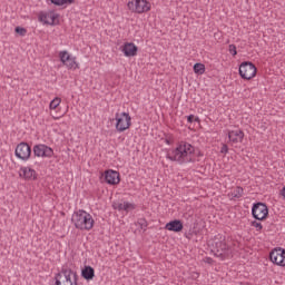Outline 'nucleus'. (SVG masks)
I'll return each instance as SVG.
<instances>
[{"label": "nucleus", "mask_w": 285, "mask_h": 285, "mask_svg": "<svg viewBox=\"0 0 285 285\" xmlns=\"http://www.w3.org/2000/svg\"><path fill=\"white\" fill-rule=\"evenodd\" d=\"M166 159L176 161V164L180 166H184V164H195V161H197V151L191 144L180 141L177 144L176 148L167 150Z\"/></svg>", "instance_id": "1"}, {"label": "nucleus", "mask_w": 285, "mask_h": 285, "mask_svg": "<svg viewBox=\"0 0 285 285\" xmlns=\"http://www.w3.org/2000/svg\"><path fill=\"white\" fill-rule=\"evenodd\" d=\"M71 222L78 230H92L95 228V218L83 209L75 212L71 216Z\"/></svg>", "instance_id": "2"}, {"label": "nucleus", "mask_w": 285, "mask_h": 285, "mask_svg": "<svg viewBox=\"0 0 285 285\" xmlns=\"http://www.w3.org/2000/svg\"><path fill=\"white\" fill-rule=\"evenodd\" d=\"M77 272L70 268H62L55 275V285H79Z\"/></svg>", "instance_id": "3"}, {"label": "nucleus", "mask_w": 285, "mask_h": 285, "mask_svg": "<svg viewBox=\"0 0 285 285\" xmlns=\"http://www.w3.org/2000/svg\"><path fill=\"white\" fill-rule=\"evenodd\" d=\"M214 255L218 257L222 262L225 259H230L233 257V248L230 245L226 244V238H222L215 242Z\"/></svg>", "instance_id": "4"}, {"label": "nucleus", "mask_w": 285, "mask_h": 285, "mask_svg": "<svg viewBox=\"0 0 285 285\" xmlns=\"http://www.w3.org/2000/svg\"><path fill=\"white\" fill-rule=\"evenodd\" d=\"M115 128L117 132H126V130H130L132 126V117H130L129 112H116L115 115Z\"/></svg>", "instance_id": "5"}, {"label": "nucleus", "mask_w": 285, "mask_h": 285, "mask_svg": "<svg viewBox=\"0 0 285 285\" xmlns=\"http://www.w3.org/2000/svg\"><path fill=\"white\" fill-rule=\"evenodd\" d=\"M127 8L136 14H146V12L153 10V4L148 0H130L127 3Z\"/></svg>", "instance_id": "6"}, {"label": "nucleus", "mask_w": 285, "mask_h": 285, "mask_svg": "<svg viewBox=\"0 0 285 285\" xmlns=\"http://www.w3.org/2000/svg\"><path fill=\"white\" fill-rule=\"evenodd\" d=\"M58 57L67 70H79L80 65L77 61V57L68 52V50L59 51Z\"/></svg>", "instance_id": "7"}, {"label": "nucleus", "mask_w": 285, "mask_h": 285, "mask_svg": "<svg viewBox=\"0 0 285 285\" xmlns=\"http://www.w3.org/2000/svg\"><path fill=\"white\" fill-rule=\"evenodd\" d=\"M238 73L245 81H250L257 77V67L250 61L242 62L238 69Z\"/></svg>", "instance_id": "8"}, {"label": "nucleus", "mask_w": 285, "mask_h": 285, "mask_svg": "<svg viewBox=\"0 0 285 285\" xmlns=\"http://www.w3.org/2000/svg\"><path fill=\"white\" fill-rule=\"evenodd\" d=\"M269 262L274 264V266H279L281 268H285V248L275 247L269 252Z\"/></svg>", "instance_id": "9"}, {"label": "nucleus", "mask_w": 285, "mask_h": 285, "mask_svg": "<svg viewBox=\"0 0 285 285\" xmlns=\"http://www.w3.org/2000/svg\"><path fill=\"white\" fill-rule=\"evenodd\" d=\"M252 216L257 222H264L268 217V206L264 203H254L252 206Z\"/></svg>", "instance_id": "10"}, {"label": "nucleus", "mask_w": 285, "mask_h": 285, "mask_svg": "<svg viewBox=\"0 0 285 285\" xmlns=\"http://www.w3.org/2000/svg\"><path fill=\"white\" fill-rule=\"evenodd\" d=\"M38 20L43 26H59V13L55 11H43L38 16Z\"/></svg>", "instance_id": "11"}, {"label": "nucleus", "mask_w": 285, "mask_h": 285, "mask_svg": "<svg viewBox=\"0 0 285 285\" xmlns=\"http://www.w3.org/2000/svg\"><path fill=\"white\" fill-rule=\"evenodd\" d=\"M14 155L17 159L28 161L32 155V148L30 145H28V142H20L16 147Z\"/></svg>", "instance_id": "12"}, {"label": "nucleus", "mask_w": 285, "mask_h": 285, "mask_svg": "<svg viewBox=\"0 0 285 285\" xmlns=\"http://www.w3.org/2000/svg\"><path fill=\"white\" fill-rule=\"evenodd\" d=\"M33 155L41 157L42 159H52L55 156V149L45 144H39L33 147Z\"/></svg>", "instance_id": "13"}, {"label": "nucleus", "mask_w": 285, "mask_h": 285, "mask_svg": "<svg viewBox=\"0 0 285 285\" xmlns=\"http://www.w3.org/2000/svg\"><path fill=\"white\" fill-rule=\"evenodd\" d=\"M19 177L24 179V181H37L39 174L37 170L32 169L30 166L20 167Z\"/></svg>", "instance_id": "14"}, {"label": "nucleus", "mask_w": 285, "mask_h": 285, "mask_svg": "<svg viewBox=\"0 0 285 285\" xmlns=\"http://www.w3.org/2000/svg\"><path fill=\"white\" fill-rule=\"evenodd\" d=\"M105 181L109 186H117L121 181V177L119 175V171L114 169H107L104 173Z\"/></svg>", "instance_id": "15"}, {"label": "nucleus", "mask_w": 285, "mask_h": 285, "mask_svg": "<svg viewBox=\"0 0 285 285\" xmlns=\"http://www.w3.org/2000/svg\"><path fill=\"white\" fill-rule=\"evenodd\" d=\"M120 52H122L124 57H137V52H139V47L134 42H125L119 48Z\"/></svg>", "instance_id": "16"}, {"label": "nucleus", "mask_w": 285, "mask_h": 285, "mask_svg": "<svg viewBox=\"0 0 285 285\" xmlns=\"http://www.w3.org/2000/svg\"><path fill=\"white\" fill-rule=\"evenodd\" d=\"M227 137H228L229 144H232V146H235V144H242L246 135L242 129H233V130H227Z\"/></svg>", "instance_id": "17"}, {"label": "nucleus", "mask_w": 285, "mask_h": 285, "mask_svg": "<svg viewBox=\"0 0 285 285\" xmlns=\"http://www.w3.org/2000/svg\"><path fill=\"white\" fill-rule=\"evenodd\" d=\"M165 229L170 233H181L184 230V223L180 219L170 220L165 225Z\"/></svg>", "instance_id": "18"}, {"label": "nucleus", "mask_w": 285, "mask_h": 285, "mask_svg": "<svg viewBox=\"0 0 285 285\" xmlns=\"http://www.w3.org/2000/svg\"><path fill=\"white\" fill-rule=\"evenodd\" d=\"M59 106H61V98L60 97H55L50 102H49V111L50 116L55 121H58V119L61 118V116L52 115V112H57L59 110Z\"/></svg>", "instance_id": "19"}, {"label": "nucleus", "mask_w": 285, "mask_h": 285, "mask_svg": "<svg viewBox=\"0 0 285 285\" xmlns=\"http://www.w3.org/2000/svg\"><path fill=\"white\" fill-rule=\"evenodd\" d=\"M114 208L115 210H119V212L125 210V213H130V210H135L137 206L134 203L124 202V203L114 204Z\"/></svg>", "instance_id": "20"}, {"label": "nucleus", "mask_w": 285, "mask_h": 285, "mask_svg": "<svg viewBox=\"0 0 285 285\" xmlns=\"http://www.w3.org/2000/svg\"><path fill=\"white\" fill-rule=\"evenodd\" d=\"M243 196H244V188H242L240 186L234 188L232 191L227 194V197H229V199H240V197Z\"/></svg>", "instance_id": "21"}, {"label": "nucleus", "mask_w": 285, "mask_h": 285, "mask_svg": "<svg viewBox=\"0 0 285 285\" xmlns=\"http://www.w3.org/2000/svg\"><path fill=\"white\" fill-rule=\"evenodd\" d=\"M81 275L83 279L90 281L95 278V268L90 266H85V268L81 272Z\"/></svg>", "instance_id": "22"}, {"label": "nucleus", "mask_w": 285, "mask_h": 285, "mask_svg": "<svg viewBox=\"0 0 285 285\" xmlns=\"http://www.w3.org/2000/svg\"><path fill=\"white\" fill-rule=\"evenodd\" d=\"M53 6L68 8V6H72L75 3V0H50Z\"/></svg>", "instance_id": "23"}, {"label": "nucleus", "mask_w": 285, "mask_h": 285, "mask_svg": "<svg viewBox=\"0 0 285 285\" xmlns=\"http://www.w3.org/2000/svg\"><path fill=\"white\" fill-rule=\"evenodd\" d=\"M194 72L195 75H204L206 72V66L202 62H196L194 65Z\"/></svg>", "instance_id": "24"}, {"label": "nucleus", "mask_w": 285, "mask_h": 285, "mask_svg": "<svg viewBox=\"0 0 285 285\" xmlns=\"http://www.w3.org/2000/svg\"><path fill=\"white\" fill-rule=\"evenodd\" d=\"M252 228H255L258 233H262V229L264 228V226L262 225V223L257 222V220H253L250 223Z\"/></svg>", "instance_id": "25"}, {"label": "nucleus", "mask_w": 285, "mask_h": 285, "mask_svg": "<svg viewBox=\"0 0 285 285\" xmlns=\"http://www.w3.org/2000/svg\"><path fill=\"white\" fill-rule=\"evenodd\" d=\"M16 32L17 35H20V37H26V35H28V29L23 28V27H16Z\"/></svg>", "instance_id": "26"}, {"label": "nucleus", "mask_w": 285, "mask_h": 285, "mask_svg": "<svg viewBox=\"0 0 285 285\" xmlns=\"http://www.w3.org/2000/svg\"><path fill=\"white\" fill-rule=\"evenodd\" d=\"M228 50L233 55V57L237 55V47L235 45H229Z\"/></svg>", "instance_id": "27"}, {"label": "nucleus", "mask_w": 285, "mask_h": 285, "mask_svg": "<svg viewBox=\"0 0 285 285\" xmlns=\"http://www.w3.org/2000/svg\"><path fill=\"white\" fill-rule=\"evenodd\" d=\"M220 153L223 155H228V145H223L222 148H220Z\"/></svg>", "instance_id": "28"}, {"label": "nucleus", "mask_w": 285, "mask_h": 285, "mask_svg": "<svg viewBox=\"0 0 285 285\" xmlns=\"http://www.w3.org/2000/svg\"><path fill=\"white\" fill-rule=\"evenodd\" d=\"M194 119H195V116H194V115H189V116L187 117L188 124H193Z\"/></svg>", "instance_id": "29"}, {"label": "nucleus", "mask_w": 285, "mask_h": 285, "mask_svg": "<svg viewBox=\"0 0 285 285\" xmlns=\"http://www.w3.org/2000/svg\"><path fill=\"white\" fill-rule=\"evenodd\" d=\"M279 195L285 199V186L281 189Z\"/></svg>", "instance_id": "30"}, {"label": "nucleus", "mask_w": 285, "mask_h": 285, "mask_svg": "<svg viewBox=\"0 0 285 285\" xmlns=\"http://www.w3.org/2000/svg\"><path fill=\"white\" fill-rule=\"evenodd\" d=\"M205 263H206V264H213V258L206 257V258H205Z\"/></svg>", "instance_id": "31"}, {"label": "nucleus", "mask_w": 285, "mask_h": 285, "mask_svg": "<svg viewBox=\"0 0 285 285\" xmlns=\"http://www.w3.org/2000/svg\"><path fill=\"white\" fill-rule=\"evenodd\" d=\"M165 144H167V146H170L171 142H170V140L166 139Z\"/></svg>", "instance_id": "32"}, {"label": "nucleus", "mask_w": 285, "mask_h": 285, "mask_svg": "<svg viewBox=\"0 0 285 285\" xmlns=\"http://www.w3.org/2000/svg\"><path fill=\"white\" fill-rule=\"evenodd\" d=\"M196 121H199V118H196Z\"/></svg>", "instance_id": "33"}]
</instances>
